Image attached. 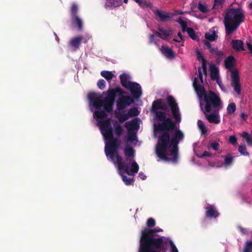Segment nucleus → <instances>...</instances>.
<instances>
[{
  "instance_id": "1",
  "label": "nucleus",
  "mask_w": 252,
  "mask_h": 252,
  "mask_svg": "<svg viewBox=\"0 0 252 252\" xmlns=\"http://www.w3.org/2000/svg\"><path fill=\"white\" fill-rule=\"evenodd\" d=\"M167 104L161 99L155 100L151 111L158 122L154 124V130L161 133L156 145V153L160 159L176 163L179 158L178 144L184 134L177 126L181 121L178 103L172 95L166 98Z\"/></svg>"
},
{
  "instance_id": "2",
  "label": "nucleus",
  "mask_w": 252,
  "mask_h": 252,
  "mask_svg": "<svg viewBox=\"0 0 252 252\" xmlns=\"http://www.w3.org/2000/svg\"><path fill=\"white\" fill-rule=\"evenodd\" d=\"M162 231L159 228H145L142 230L138 252H166L169 239L164 236L157 237V233Z\"/></svg>"
},
{
  "instance_id": "3",
  "label": "nucleus",
  "mask_w": 252,
  "mask_h": 252,
  "mask_svg": "<svg viewBox=\"0 0 252 252\" xmlns=\"http://www.w3.org/2000/svg\"><path fill=\"white\" fill-rule=\"evenodd\" d=\"M244 20V11L242 7L232 8L226 10L223 20L226 34H231Z\"/></svg>"
},
{
  "instance_id": "4",
  "label": "nucleus",
  "mask_w": 252,
  "mask_h": 252,
  "mask_svg": "<svg viewBox=\"0 0 252 252\" xmlns=\"http://www.w3.org/2000/svg\"><path fill=\"white\" fill-rule=\"evenodd\" d=\"M98 125L104 139L109 141L105 146L116 154V163L117 164V157L120 156L118 154L120 142L118 138H114L113 136L111 119L100 120L98 122Z\"/></svg>"
},
{
  "instance_id": "5",
  "label": "nucleus",
  "mask_w": 252,
  "mask_h": 252,
  "mask_svg": "<svg viewBox=\"0 0 252 252\" xmlns=\"http://www.w3.org/2000/svg\"><path fill=\"white\" fill-rule=\"evenodd\" d=\"M205 102V111L211 113L212 111H220L222 107V102L219 95L212 91H209L203 98Z\"/></svg>"
},
{
  "instance_id": "6",
  "label": "nucleus",
  "mask_w": 252,
  "mask_h": 252,
  "mask_svg": "<svg viewBox=\"0 0 252 252\" xmlns=\"http://www.w3.org/2000/svg\"><path fill=\"white\" fill-rule=\"evenodd\" d=\"M88 98L96 109H100L101 107L103 106L106 112L108 113L112 112L114 101L106 99L102 100L101 99V95L95 93L89 94Z\"/></svg>"
},
{
  "instance_id": "7",
  "label": "nucleus",
  "mask_w": 252,
  "mask_h": 252,
  "mask_svg": "<svg viewBox=\"0 0 252 252\" xmlns=\"http://www.w3.org/2000/svg\"><path fill=\"white\" fill-rule=\"evenodd\" d=\"M130 162H126L123 160L121 156L117 157V166L120 171L126 172L128 175H134L139 170V166L136 161H133L131 164L130 169H129Z\"/></svg>"
},
{
  "instance_id": "8",
  "label": "nucleus",
  "mask_w": 252,
  "mask_h": 252,
  "mask_svg": "<svg viewBox=\"0 0 252 252\" xmlns=\"http://www.w3.org/2000/svg\"><path fill=\"white\" fill-rule=\"evenodd\" d=\"M231 85L238 95L241 93V86L240 82V77L237 69H234L231 72Z\"/></svg>"
},
{
  "instance_id": "9",
  "label": "nucleus",
  "mask_w": 252,
  "mask_h": 252,
  "mask_svg": "<svg viewBox=\"0 0 252 252\" xmlns=\"http://www.w3.org/2000/svg\"><path fill=\"white\" fill-rule=\"evenodd\" d=\"M138 118L133 119L131 122H127L125 124V126L128 130V140L133 142L135 140L136 136L133 130L138 126L137 120Z\"/></svg>"
},
{
  "instance_id": "10",
  "label": "nucleus",
  "mask_w": 252,
  "mask_h": 252,
  "mask_svg": "<svg viewBox=\"0 0 252 252\" xmlns=\"http://www.w3.org/2000/svg\"><path fill=\"white\" fill-rule=\"evenodd\" d=\"M126 89L129 90L135 98L139 97L142 94V90L140 85L136 82H131L128 84Z\"/></svg>"
},
{
  "instance_id": "11",
  "label": "nucleus",
  "mask_w": 252,
  "mask_h": 252,
  "mask_svg": "<svg viewBox=\"0 0 252 252\" xmlns=\"http://www.w3.org/2000/svg\"><path fill=\"white\" fill-rule=\"evenodd\" d=\"M132 102V99L129 96L123 94L117 101V108L119 110H123Z\"/></svg>"
},
{
  "instance_id": "12",
  "label": "nucleus",
  "mask_w": 252,
  "mask_h": 252,
  "mask_svg": "<svg viewBox=\"0 0 252 252\" xmlns=\"http://www.w3.org/2000/svg\"><path fill=\"white\" fill-rule=\"evenodd\" d=\"M107 93V95L104 99L115 101L116 95H122L124 94V91L120 87H116L115 89H109Z\"/></svg>"
},
{
  "instance_id": "13",
  "label": "nucleus",
  "mask_w": 252,
  "mask_h": 252,
  "mask_svg": "<svg viewBox=\"0 0 252 252\" xmlns=\"http://www.w3.org/2000/svg\"><path fill=\"white\" fill-rule=\"evenodd\" d=\"M205 209L206 210L205 217L207 218L216 219L220 215L216 207L213 205L208 204L207 206L205 207Z\"/></svg>"
},
{
  "instance_id": "14",
  "label": "nucleus",
  "mask_w": 252,
  "mask_h": 252,
  "mask_svg": "<svg viewBox=\"0 0 252 252\" xmlns=\"http://www.w3.org/2000/svg\"><path fill=\"white\" fill-rule=\"evenodd\" d=\"M219 111H212L211 113L208 114L205 111L203 112L205 118L210 123L218 124L220 123V117L219 114Z\"/></svg>"
},
{
  "instance_id": "15",
  "label": "nucleus",
  "mask_w": 252,
  "mask_h": 252,
  "mask_svg": "<svg viewBox=\"0 0 252 252\" xmlns=\"http://www.w3.org/2000/svg\"><path fill=\"white\" fill-rule=\"evenodd\" d=\"M155 15L159 18L161 22H166L170 20L174 16L171 12H167L158 9L154 12Z\"/></svg>"
},
{
  "instance_id": "16",
  "label": "nucleus",
  "mask_w": 252,
  "mask_h": 252,
  "mask_svg": "<svg viewBox=\"0 0 252 252\" xmlns=\"http://www.w3.org/2000/svg\"><path fill=\"white\" fill-rule=\"evenodd\" d=\"M209 52L211 54L215 56L217 63H220L222 60L224 55V53L221 51L219 50L217 47H213Z\"/></svg>"
},
{
  "instance_id": "17",
  "label": "nucleus",
  "mask_w": 252,
  "mask_h": 252,
  "mask_svg": "<svg viewBox=\"0 0 252 252\" xmlns=\"http://www.w3.org/2000/svg\"><path fill=\"white\" fill-rule=\"evenodd\" d=\"M134 150L130 146H126L124 150V154L126 157L125 162H130L134 157Z\"/></svg>"
},
{
  "instance_id": "18",
  "label": "nucleus",
  "mask_w": 252,
  "mask_h": 252,
  "mask_svg": "<svg viewBox=\"0 0 252 252\" xmlns=\"http://www.w3.org/2000/svg\"><path fill=\"white\" fill-rule=\"evenodd\" d=\"M231 45L232 48L237 51H242L244 50V42L241 40L233 39L231 41Z\"/></svg>"
},
{
  "instance_id": "19",
  "label": "nucleus",
  "mask_w": 252,
  "mask_h": 252,
  "mask_svg": "<svg viewBox=\"0 0 252 252\" xmlns=\"http://www.w3.org/2000/svg\"><path fill=\"white\" fill-rule=\"evenodd\" d=\"M83 40V37L81 36H77L72 38L69 42V45L73 47L74 50H76L79 48L81 41Z\"/></svg>"
},
{
  "instance_id": "20",
  "label": "nucleus",
  "mask_w": 252,
  "mask_h": 252,
  "mask_svg": "<svg viewBox=\"0 0 252 252\" xmlns=\"http://www.w3.org/2000/svg\"><path fill=\"white\" fill-rule=\"evenodd\" d=\"M236 60L235 58L232 56H229L224 61V65L227 69H232L235 65Z\"/></svg>"
},
{
  "instance_id": "21",
  "label": "nucleus",
  "mask_w": 252,
  "mask_h": 252,
  "mask_svg": "<svg viewBox=\"0 0 252 252\" xmlns=\"http://www.w3.org/2000/svg\"><path fill=\"white\" fill-rule=\"evenodd\" d=\"M161 51L162 53L168 59H173L175 57L173 51L167 46H162Z\"/></svg>"
},
{
  "instance_id": "22",
  "label": "nucleus",
  "mask_w": 252,
  "mask_h": 252,
  "mask_svg": "<svg viewBox=\"0 0 252 252\" xmlns=\"http://www.w3.org/2000/svg\"><path fill=\"white\" fill-rule=\"evenodd\" d=\"M122 4V0H106L105 4V7L106 8L112 9L113 7L120 6Z\"/></svg>"
},
{
  "instance_id": "23",
  "label": "nucleus",
  "mask_w": 252,
  "mask_h": 252,
  "mask_svg": "<svg viewBox=\"0 0 252 252\" xmlns=\"http://www.w3.org/2000/svg\"><path fill=\"white\" fill-rule=\"evenodd\" d=\"M120 81L122 85L126 88L128 84L132 82L129 81L130 77L126 73H123L120 76Z\"/></svg>"
},
{
  "instance_id": "24",
  "label": "nucleus",
  "mask_w": 252,
  "mask_h": 252,
  "mask_svg": "<svg viewBox=\"0 0 252 252\" xmlns=\"http://www.w3.org/2000/svg\"><path fill=\"white\" fill-rule=\"evenodd\" d=\"M158 30L160 32V38L163 39H166L172 33V30L168 28L167 30H164L162 28H158Z\"/></svg>"
},
{
  "instance_id": "25",
  "label": "nucleus",
  "mask_w": 252,
  "mask_h": 252,
  "mask_svg": "<svg viewBox=\"0 0 252 252\" xmlns=\"http://www.w3.org/2000/svg\"><path fill=\"white\" fill-rule=\"evenodd\" d=\"M194 89L199 97H203L204 98L205 95L208 94L205 91L204 87L201 85H197Z\"/></svg>"
},
{
  "instance_id": "26",
  "label": "nucleus",
  "mask_w": 252,
  "mask_h": 252,
  "mask_svg": "<svg viewBox=\"0 0 252 252\" xmlns=\"http://www.w3.org/2000/svg\"><path fill=\"white\" fill-rule=\"evenodd\" d=\"M211 77L213 80L219 78V70L218 68L215 65H211L210 67Z\"/></svg>"
},
{
  "instance_id": "27",
  "label": "nucleus",
  "mask_w": 252,
  "mask_h": 252,
  "mask_svg": "<svg viewBox=\"0 0 252 252\" xmlns=\"http://www.w3.org/2000/svg\"><path fill=\"white\" fill-rule=\"evenodd\" d=\"M71 21L73 24H75L77 26L79 31H81L83 29V23L78 16L71 18Z\"/></svg>"
},
{
  "instance_id": "28",
  "label": "nucleus",
  "mask_w": 252,
  "mask_h": 252,
  "mask_svg": "<svg viewBox=\"0 0 252 252\" xmlns=\"http://www.w3.org/2000/svg\"><path fill=\"white\" fill-rule=\"evenodd\" d=\"M189 36L193 40L198 41L199 40V36H198L194 30L191 28H188L187 31Z\"/></svg>"
},
{
  "instance_id": "29",
  "label": "nucleus",
  "mask_w": 252,
  "mask_h": 252,
  "mask_svg": "<svg viewBox=\"0 0 252 252\" xmlns=\"http://www.w3.org/2000/svg\"><path fill=\"white\" fill-rule=\"evenodd\" d=\"M100 75L108 82L110 81L114 77V74L112 72L109 71H102L100 72Z\"/></svg>"
},
{
  "instance_id": "30",
  "label": "nucleus",
  "mask_w": 252,
  "mask_h": 252,
  "mask_svg": "<svg viewBox=\"0 0 252 252\" xmlns=\"http://www.w3.org/2000/svg\"><path fill=\"white\" fill-rule=\"evenodd\" d=\"M107 116L105 112L102 110L95 111L94 113V117L96 119L102 120Z\"/></svg>"
},
{
  "instance_id": "31",
  "label": "nucleus",
  "mask_w": 252,
  "mask_h": 252,
  "mask_svg": "<svg viewBox=\"0 0 252 252\" xmlns=\"http://www.w3.org/2000/svg\"><path fill=\"white\" fill-rule=\"evenodd\" d=\"M113 126L114 127V130L116 134L118 136L121 135L124 132V129L122 126L120 124H118L117 122L114 123L113 124Z\"/></svg>"
},
{
  "instance_id": "32",
  "label": "nucleus",
  "mask_w": 252,
  "mask_h": 252,
  "mask_svg": "<svg viewBox=\"0 0 252 252\" xmlns=\"http://www.w3.org/2000/svg\"><path fill=\"white\" fill-rule=\"evenodd\" d=\"M127 114L129 118L137 116L139 114V111L137 108L133 107L128 110Z\"/></svg>"
},
{
  "instance_id": "33",
  "label": "nucleus",
  "mask_w": 252,
  "mask_h": 252,
  "mask_svg": "<svg viewBox=\"0 0 252 252\" xmlns=\"http://www.w3.org/2000/svg\"><path fill=\"white\" fill-rule=\"evenodd\" d=\"M205 37L206 39L210 40V41H214L217 39L218 35L216 34L215 32L214 31L213 33H206Z\"/></svg>"
},
{
  "instance_id": "34",
  "label": "nucleus",
  "mask_w": 252,
  "mask_h": 252,
  "mask_svg": "<svg viewBox=\"0 0 252 252\" xmlns=\"http://www.w3.org/2000/svg\"><path fill=\"white\" fill-rule=\"evenodd\" d=\"M177 22L180 24L182 32H187L188 28V27H187V23L184 21L181 17L178 19Z\"/></svg>"
},
{
  "instance_id": "35",
  "label": "nucleus",
  "mask_w": 252,
  "mask_h": 252,
  "mask_svg": "<svg viewBox=\"0 0 252 252\" xmlns=\"http://www.w3.org/2000/svg\"><path fill=\"white\" fill-rule=\"evenodd\" d=\"M78 11V8L77 5L73 3L71 5L70 12L71 15V18H73L76 16H78L77 13Z\"/></svg>"
},
{
  "instance_id": "36",
  "label": "nucleus",
  "mask_w": 252,
  "mask_h": 252,
  "mask_svg": "<svg viewBox=\"0 0 252 252\" xmlns=\"http://www.w3.org/2000/svg\"><path fill=\"white\" fill-rule=\"evenodd\" d=\"M120 175H121L122 177V179L123 182L125 183V184L127 185H130L132 184L134 182V179L133 178H128L126 176H125L121 173H120Z\"/></svg>"
},
{
  "instance_id": "37",
  "label": "nucleus",
  "mask_w": 252,
  "mask_h": 252,
  "mask_svg": "<svg viewBox=\"0 0 252 252\" xmlns=\"http://www.w3.org/2000/svg\"><path fill=\"white\" fill-rule=\"evenodd\" d=\"M236 111V105L235 103L232 102L228 104L227 107L226 111L228 114H232Z\"/></svg>"
},
{
  "instance_id": "38",
  "label": "nucleus",
  "mask_w": 252,
  "mask_h": 252,
  "mask_svg": "<svg viewBox=\"0 0 252 252\" xmlns=\"http://www.w3.org/2000/svg\"><path fill=\"white\" fill-rule=\"evenodd\" d=\"M141 7L145 8H151L153 4L150 2H148L146 0H140L138 3Z\"/></svg>"
},
{
  "instance_id": "39",
  "label": "nucleus",
  "mask_w": 252,
  "mask_h": 252,
  "mask_svg": "<svg viewBox=\"0 0 252 252\" xmlns=\"http://www.w3.org/2000/svg\"><path fill=\"white\" fill-rule=\"evenodd\" d=\"M105 152L107 157L109 156V158L112 159L114 160L115 156H116V154L114 153L113 151H111L109 148L107 147H105Z\"/></svg>"
},
{
  "instance_id": "40",
  "label": "nucleus",
  "mask_w": 252,
  "mask_h": 252,
  "mask_svg": "<svg viewBox=\"0 0 252 252\" xmlns=\"http://www.w3.org/2000/svg\"><path fill=\"white\" fill-rule=\"evenodd\" d=\"M244 252H252V241H248L246 242Z\"/></svg>"
},
{
  "instance_id": "41",
  "label": "nucleus",
  "mask_w": 252,
  "mask_h": 252,
  "mask_svg": "<svg viewBox=\"0 0 252 252\" xmlns=\"http://www.w3.org/2000/svg\"><path fill=\"white\" fill-rule=\"evenodd\" d=\"M238 151L243 156H248L249 155V153L247 151L245 145H240L238 148Z\"/></svg>"
},
{
  "instance_id": "42",
  "label": "nucleus",
  "mask_w": 252,
  "mask_h": 252,
  "mask_svg": "<svg viewBox=\"0 0 252 252\" xmlns=\"http://www.w3.org/2000/svg\"><path fill=\"white\" fill-rule=\"evenodd\" d=\"M198 126L201 131L202 134H204L207 132V128H206L203 121L198 120L197 122Z\"/></svg>"
},
{
  "instance_id": "43",
  "label": "nucleus",
  "mask_w": 252,
  "mask_h": 252,
  "mask_svg": "<svg viewBox=\"0 0 252 252\" xmlns=\"http://www.w3.org/2000/svg\"><path fill=\"white\" fill-rule=\"evenodd\" d=\"M233 161V157L229 155H227L224 157V162L226 165H231Z\"/></svg>"
},
{
  "instance_id": "44",
  "label": "nucleus",
  "mask_w": 252,
  "mask_h": 252,
  "mask_svg": "<svg viewBox=\"0 0 252 252\" xmlns=\"http://www.w3.org/2000/svg\"><path fill=\"white\" fill-rule=\"evenodd\" d=\"M147 226L149 227V228L154 227L156 225V221L153 218H149L148 219L146 223Z\"/></svg>"
},
{
  "instance_id": "45",
  "label": "nucleus",
  "mask_w": 252,
  "mask_h": 252,
  "mask_svg": "<svg viewBox=\"0 0 252 252\" xmlns=\"http://www.w3.org/2000/svg\"><path fill=\"white\" fill-rule=\"evenodd\" d=\"M198 8L200 11L203 13H206L208 11L207 6L201 2L198 3Z\"/></svg>"
},
{
  "instance_id": "46",
  "label": "nucleus",
  "mask_w": 252,
  "mask_h": 252,
  "mask_svg": "<svg viewBox=\"0 0 252 252\" xmlns=\"http://www.w3.org/2000/svg\"><path fill=\"white\" fill-rule=\"evenodd\" d=\"M128 119L129 117L127 113L121 115L119 117H118V120L119 122L121 123H124L125 121H126Z\"/></svg>"
},
{
  "instance_id": "47",
  "label": "nucleus",
  "mask_w": 252,
  "mask_h": 252,
  "mask_svg": "<svg viewBox=\"0 0 252 252\" xmlns=\"http://www.w3.org/2000/svg\"><path fill=\"white\" fill-rule=\"evenodd\" d=\"M97 85L100 89L103 90L105 87V81L103 79H100L98 81Z\"/></svg>"
},
{
  "instance_id": "48",
  "label": "nucleus",
  "mask_w": 252,
  "mask_h": 252,
  "mask_svg": "<svg viewBox=\"0 0 252 252\" xmlns=\"http://www.w3.org/2000/svg\"><path fill=\"white\" fill-rule=\"evenodd\" d=\"M201 65L203 71V72L205 74H207V61L205 59H203L202 61H201Z\"/></svg>"
},
{
  "instance_id": "49",
  "label": "nucleus",
  "mask_w": 252,
  "mask_h": 252,
  "mask_svg": "<svg viewBox=\"0 0 252 252\" xmlns=\"http://www.w3.org/2000/svg\"><path fill=\"white\" fill-rule=\"evenodd\" d=\"M220 144L218 142H215L211 143L210 147L212 148L215 151H218L219 150Z\"/></svg>"
},
{
  "instance_id": "50",
  "label": "nucleus",
  "mask_w": 252,
  "mask_h": 252,
  "mask_svg": "<svg viewBox=\"0 0 252 252\" xmlns=\"http://www.w3.org/2000/svg\"><path fill=\"white\" fill-rule=\"evenodd\" d=\"M229 142L232 145H235L237 142V139L234 135H231L229 138Z\"/></svg>"
},
{
  "instance_id": "51",
  "label": "nucleus",
  "mask_w": 252,
  "mask_h": 252,
  "mask_svg": "<svg viewBox=\"0 0 252 252\" xmlns=\"http://www.w3.org/2000/svg\"><path fill=\"white\" fill-rule=\"evenodd\" d=\"M169 243L171 245L172 252H178L177 248L171 240H169Z\"/></svg>"
},
{
  "instance_id": "52",
  "label": "nucleus",
  "mask_w": 252,
  "mask_h": 252,
  "mask_svg": "<svg viewBox=\"0 0 252 252\" xmlns=\"http://www.w3.org/2000/svg\"><path fill=\"white\" fill-rule=\"evenodd\" d=\"M149 39H150V42L151 43H154L155 44H157V41L156 40V36L155 34H150L149 35Z\"/></svg>"
},
{
  "instance_id": "53",
  "label": "nucleus",
  "mask_w": 252,
  "mask_h": 252,
  "mask_svg": "<svg viewBox=\"0 0 252 252\" xmlns=\"http://www.w3.org/2000/svg\"><path fill=\"white\" fill-rule=\"evenodd\" d=\"M196 54L198 60H201V61H202L203 59H205L203 54L199 51H197L196 52Z\"/></svg>"
},
{
  "instance_id": "54",
  "label": "nucleus",
  "mask_w": 252,
  "mask_h": 252,
  "mask_svg": "<svg viewBox=\"0 0 252 252\" xmlns=\"http://www.w3.org/2000/svg\"><path fill=\"white\" fill-rule=\"evenodd\" d=\"M211 154L209 152L205 151L203 152V154L200 157L201 158H203L205 157H211Z\"/></svg>"
},
{
  "instance_id": "55",
  "label": "nucleus",
  "mask_w": 252,
  "mask_h": 252,
  "mask_svg": "<svg viewBox=\"0 0 252 252\" xmlns=\"http://www.w3.org/2000/svg\"><path fill=\"white\" fill-rule=\"evenodd\" d=\"M204 44L205 45V46L209 50V51L211 50V48H213L211 46V43L208 41H204Z\"/></svg>"
},
{
  "instance_id": "56",
  "label": "nucleus",
  "mask_w": 252,
  "mask_h": 252,
  "mask_svg": "<svg viewBox=\"0 0 252 252\" xmlns=\"http://www.w3.org/2000/svg\"><path fill=\"white\" fill-rule=\"evenodd\" d=\"M198 73H199V78L201 81V83H203V75L202 73V71L200 68H199L198 70Z\"/></svg>"
},
{
  "instance_id": "57",
  "label": "nucleus",
  "mask_w": 252,
  "mask_h": 252,
  "mask_svg": "<svg viewBox=\"0 0 252 252\" xmlns=\"http://www.w3.org/2000/svg\"><path fill=\"white\" fill-rule=\"evenodd\" d=\"M224 0H214V3L215 5H221L223 2Z\"/></svg>"
},
{
  "instance_id": "58",
  "label": "nucleus",
  "mask_w": 252,
  "mask_h": 252,
  "mask_svg": "<svg viewBox=\"0 0 252 252\" xmlns=\"http://www.w3.org/2000/svg\"><path fill=\"white\" fill-rule=\"evenodd\" d=\"M246 141L248 146L252 147V137L251 136H250L248 138H247Z\"/></svg>"
},
{
  "instance_id": "59",
  "label": "nucleus",
  "mask_w": 252,
  "mask_h": 252,
  "mask_svg": "<svg viewBox=\"0 0 252 252\" xmlns=\"http://www.w3.org/2000/svg\"><path fill=\"white\" fill-rule=\"evenodd\" d=\"M197 85H200V84L198 83V79L197 78H194V80L193 81V86L194 88L197 87Z\"/></svg>"
},
{
  "instance_id": "60",
  "label": "nucleus",
  "mask_w": 252,
  "mask_h": 252,
  "mask_svg": "<svg viewBox=\"0 0 252 252\" xmlns=\"http://www.w3.org/2000/svg\"><path fill=\"white\" fill-rule=\"evenodd\" d=\"M139 177L143 180H145L146 178V176L142 172H140L139 173Z\"/></svg>"
},
{
  "instance_id": "61",
  "label": "nucleus",
  "mask_w": 252,
  "mask_h": 252,
  "mask_svg": "<svg viewBox=\"0 0 252 252\" xmlns=\"http://www.w3.org/2000/svg\"><path fill=\"white\" fill-rule=\"evenodd\" d=\"M239 229L242 233H243V234H247L248 233L247 230L245 228L242 227V226H239Z\"/></svg>"
},
{
  "instance_id": "62",
  "label": "nucleus",
  "mask_w": 252,
  "mask_h": 252,
  "mask_svg": "<svg viewBox=\"0 0 252 252\" xmlns=\"http://www.w3.org/2000/svg\"><path fill=\"white\" fill-rule=\"evenodd\" d=\"M247 45L248 46V48L250 51V53L252 55V44L250 43H247Z\"/></svg>"
},
{
  "instance_id": "63",
  "label": "nucleus",
  "mask_w": 252,
  "mask_h": 252,
  "mask_svg": "<svg viewBox=\"0 0 252 252\" xmlns=\"http://www.w3.org/2000/svg\"><path fill=\"white\" fill-rule=\"evenodd\" d=\"M250 136H251L246 132H244L242 134V137L246 139V140L247 139V138H248Z\"/></svg>"
},
{
  "instance_id": "64",
  "label": "nucleus",
  "mask_w": 252,
  "mask_h": 252,
  "mask_svg": "<svg viewBox=\"0 0 252 252\" xmlns=\"http://www.w3.org/2000/svg\"><path fill=\"white\" fill-rule=\"evenodd\" d=\"M178 36L180 37L181 40H184V37L182 33L180 32L178 33Z\"/></svg>"
}]
</instances>
